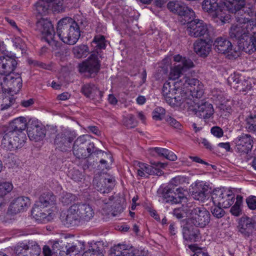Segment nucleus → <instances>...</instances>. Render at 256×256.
I'll list each match as a JSON object with an SVG mask.
<instances>
[{
  "label": "nucleus",
  "instance_id": "nucleus-13",
  "mask_svg": "<svg viewBox=\"0 0 256 256\" xmlns=\"http://www.w3.org/2000/svg\"><path fill=\"white\" fill-rule=\"evenodd\" d=\"M235 144V151L240 154H246L252 150L253 139L249 134H242L234 140Z\"/></svg>",
  "mask_w": 256,
  "mask_h": 256
},
{
  "label": "nucleus",
  "instance_id": "nucleus-46",
  "mask_svg": "<svg viewBox=\"0 0 256 256\" xmlns=\"http://www.w3.org/2000/svg\"><path fill=\"white\" fill-rule=\"evenodd\" d=\"M242 197L239 195L237 196L236 202L230 210V212L232 215L238 216L242 214L240 206L242 205Z\"/></svg>",
  "mask_w": 256,
  "mask_h": 256
},
{
  "label": "nucleus",
  "instance_id": "nucleus-10",
  "mask_svg": "<svg viewBox=\"0 0 256 256\" xmlns=\"http://www.w3.org/2000/svg\"><path fill=\"white\" fill-rule=\"evenodd\" d=\"M211 198L214 204H218L226 208L234 204V195L229 190L224 188L216 189L212 194Z\"/></svg>",
  "mask_w": 256,
  "mask_h": 256
},
{
  "label": "nucleus",
  "instance_id": "nucleus-16",
  "mask_svg": "<svg viewBox=\"0 0 256 256\" xmlns=\"http://www.w3.org/2000/svg\"><path fill=\"white\" fill-rule=\"evenodd\" d=\"M76 136L74 132H64L56 134L54 144L56 148L62 152H66L70 148L72 142Z\"/></svg>",
  "mask_w": 256,
  "mask_h": 256
},
{
  "label": "nucleus",
  "instance_id": "nucleus-19",
  "mask_svg": "<svg viewBox=\"0 0 256 256\" xmlns=\"http://www.w3.org/2000/svg\"><path fill=\"white\" fill-rule=\"evenodd\" d=\"M180 82L182 84V86L184 88H190L189 89L192 96L200 98L204 94L202 86L200 84V82L198 79L190 78L184 76L180 80Z\"/></svg>",
  "mask_w": 256,
  "mask_h": 256
},
{
  "label": "nucleus",
  "instance_id": "nucleus-38",
  "mask_svg": "<svg viewBox=\"0 0 256 256\" xmlns=\"http://www.w3.org/2000/svg\"><path fill=\"white\" fill-rule=\"evenodd\" d=\"M56 203V196L50 192H44L40 197L39 200L35 204L46 208L55 204Z\"/></svg>",
  "mask_w": 256,
  "mask_h": 256
},
{
  "label": "nucleus",
  "instance_id": "nucleus-33",
  "mask_svg": "<svg viewBox=\"0 0 256 256\" xmlns=\"http://www.w3.org/2000/svg\"><path fill=\"white\" fill-rule=\"evenodd\" d=\"M176 82H166L162 89V93L164 99L168 104L170 105L174 106V102H173L172 96L176 94V91L177 90L176 86H175Z\"/></svg>",
  "mask_w": 256,
  "mask_h": 256
},
{
  "label": "nucleus",
  "instance_id": "nucleus-61",
  "mask_svg": "<svg viewBox=\"0 0 256 256\" xmlns=\"http://www.w3.org/2000/svg\"><path fill=\"white\" fill-rule=\"evenodd\" d=\"M212 95L214 98L220 102H222L224 98V92L218 88H214L212 91Z\"/></svg>",
  "mask_w": 256,
  "mask_h": 256
},
{
  "label": "nucleus",
  "instance_id": "nucleus-37",
  "mask_svg": "<svg viewBox=\"0 0 256 256\" xmlns=\"http://www.w3.org/2000/svg\"><path fill=\"white\" fill-rule=\"evenodd\" d=\"M26 120L24 117L20 116L14 119L10 122L8 132H22L26 128Z\"/></svg>",
  "mask_w": 256,
  "mask_h": 256
},
{
  "label": "nucleus",
  "instance_id": "nucleus-28",
  "mask_svg": "<svg viewBox=\"0 0 256 256\" xmlns=\"http://www.w3.org/2000/svg\"><path fill=\"white\" fill-rule=\"evenodd\" d=\"M76 210L82 220L88 222L92 220L94 215L92 207L89 204L78 202L74 204Z\"/></svg>",
  "mask_w": 256,
  "mask_h": 256
},
{
  "label": "nucleus",
  "instance_id": "nucleus-2",
  "mask_svg": "<svg viewBox=\"0 0 256 256\" xmlns=\"http://www.w3.org/2000/svg\"><path fill=\"white\" fill-rule=\"evenodd\" d=\"M56 32L60 40L69 45L76 44L80 36L78 24L70 17L64 18L58 21Z\"/></svg>",
  "mask_w": 256,
  "mask_h": 256
},
{
  "label": "nucleus",
  "instance_id": "nucleus-5",
  "mask_svg": "<svg viewBox=\"0 0 256 256\" xmlns=\"http://www.w3.org/2000/svg\"><path fill=\"white\" fill-rule=\"evenodd\" d=\"M88 136L82 135L78 137L74 142L72 152L74 156L78 158H84L94 152V144L88 139Z\"/></svg>",
  "mask_w": 256,
  "mask_h": 256
},
{
  "label": "nucleus",
  "instance_id": "nucleus-23",
  "mask_svg": "<svg viewBox=\"0 0 256 256\" xmlns=\"http://www.w3.org/2000/svg\"><path fill=\"white\" fill-rule=\"evenodd\" d=\"M4 84L10 92L18 93L22 87V78L18 73H12L4 78Z\"/></svg>",
  "mask_w": 256,
  "mask_h": 256
},
{
  "label": "nucleus",
  "instance_id": "nucleus-64",
  "mask_svg": "<svg viewBox=\"0 0 256 256\" xmlns=\"http://www.w3.org/2000/svg\"><path fill=\"white\" fill-rule=\"evenodd\" d=\"M152 150L155 152L160 156L165 157L166 155L167 149L160 148H152Z\"/></svg>",
  "mask_w": 256,
  "mask_h": 256
},
{
  "label": "nucleus",
  "instance_id": "nucleus-39",
  "mask_svg": "<svg viewBox=\"0 0 256 256\" xmlns=\"http://www.w3.org/2000/svg\"><path fill=\"white\" fill-rule=\"evenodd\" d=\"M191 204L192 203L188 202L186 204H182V206L180 208H174L173 211L174 215L178 219L184 218V214H186L187 216L189 218Z\"/></svg>",
  "mask_w": 256,
  "mask_h": 256
},
{
  "label": "nucleus",
  "instance_id": "nucleus-41",
  "mask_svg": "<svg viewBox=\"0 0 256 256\" xmlns=\"http://www.w3.org/2000/svg\"><path fill=\"white\" fill-rule=\"evenodd\" d=\"M72 52L77 58L86 57L88 54V48L86 45L80 44L74 46L72 49Z\"/></svg>",
  "mask_w": 256,
  "mask_h": 256
},
{
  "label": "nucleus",
  "instance_id": "nucleus-20",
  "mask_svg": "<svg viewBox=\"0 0 256 256\" xmlns=\"http://www.w3.org/2000/svg\"><path fill=\"white\" fill-rule=\"evenodd\" d=\"M60 217L62 222L68 227L78 226L82 222L74 204L68 209L66 213L61 215Z\"/></svg>",
  "mask_w": 256,
  "mask_h": 256
},
{
  "label": "nucleus",
  "instance_id": "nucleus-15",
  "mask_svg": "<svg viewBox=\"0 0 256 256\" xmlns=\"http://www.w3.org/2000/svg\"><path fill=\"white\" fill-rule=\"evenodd\" d=\"M100 63L96 54H92L87 60L79 64L80 72H88L90 76H94L100 69Z\"/></svg>",
  "mask_w": 256,
  "mask_h": 256
},
{
  "label": "nucleus",
  "instance_id": "nucleus-60",
  "mask_svg": "<svg viewBox=\"0 0 256 256\" xmlns=\"http://www.w3.org/2000/svg\"><path fill=\"white\" fill-rule=\"evenodd\" d=\"M189 248L194 252L192 256H209L207 252H204L202 249L198 248L195 244L188 246Z\"/></svg>",
  "mask_w": 256,
  "mask_h": 256
},
{
  "label": "nucleus",
  "instance_id": "nucleus-3",
  "mask_svg": "<svg viewBox=\"0 0 256 256\" xmlns=\"http://www.w3.org/2000/svg\"><path fill=\"white\" fill-rule=\"evenodd\" d=\"M184 178L181 176H176L172 178L166 187L160 188L158 190V194L166 202L176 204L186 200L183 188H176L175 192L174 190L176 186L184 182Z\"/></svg>",
  "mask_w": 256,
  "mask_h": 256
},
{
  "label": "nucleus",
  "instance_id": "nucleus-21",
  "mask_svg": "<svg viewBox=\"0 0 256 256\" xmlns=\"http://www.w3.org/2000/svg\"><path fill=\"white\" fill-rule=\"evenodd\" d=\"M192 110L197 116L204 120L210 118L214 113L212 104L205 100L196 104Z\"/></svg>",
  "mask_w": 256,
  "mask_h": 256
},
{
  "label": "nucleus",
  "instance_id": "nucleus-36",
  "mask_svg": "<svg viewBox=\"0 0 256 256\" xmlns=\"http://www.w3.org/2000/svg\"><path fill=\"white\" fill-rule=\"evenodd\" d=\"M194 52L202 56L205 57L211 50L210 45L206 40H197L194 44Z\"/></svg>",
  "mask_w": 256,
  "mask_h": 256
},
{
  "label": "nucleus",
  "instance_id": "nucleus-8",
  "mask_svg": "<svg viewBox=\"0 0 256 256\" xmlns=\"http://www.w3.org/2000/svg\"><path fill=\"white\" fill-rule=\"evenodd\" d=\"M36 28L42 33V38L52 46H58L59 43L54 40V30L51 22L41 18L36 23Z\"/></svg>",
  "mask_w": 256,
  "mask_h": 256
},
{
  "label": "nucleus",
  "instance_id": "nucleus-11",
  "mask_svg": "<svg viewBox=\"0 0 256 256\" xmlns=\"http://www.w3.org/2000/svg\"><path fill=\"white\" fill-rule=\"evenodd\" d=\"M190 18L186 21V31L188 36L193 38L206 36L209 35L208 25L203 20Z\"/></svg>",
  "mask_w": 256,
  "mask_h": 256
},
{
  "label": "nucleus",
  "instance_id": "nucleus-42",
  "mask_svg": "<svg viewBox=\"0 0 256 256\" xmlns=\"http://www.w3.org/2000/svg\"><path fill=\"white\" fill-rule=\"evenodd\" d=\"M66 243L64 241L60 240L54 242L52 246L53 253L58 252L60 254L64 255L65 250H66Z\"/></svg>",
  "mask_w": 256,
  "mask_h": 256
},
{
  "label": "nucleus",
  "instance_id": "nucleus-27",
  "mask_svg": "<svg viewBox=\"0 0 256 256\" xmlns=\"http://www.w3.org/2000/svg\"><path fill=\"white\" fill-rule=\"evenodd\" d=\"M30 205V200L28 197H18L11 203L9 210L12 213L16 214L26 210Z\"/></svg>",
  "mask_w": 256,
  "mask_h": 256
},
{
  "label": "nucleus",
  "instance_id": "nucleus-34",
  "mask_svg": "<svg viewBox=\"0 0 256 256\" xmlns=\"http://www.w3.org/2000/svg\"><path fill=\"white\" fill-rule=\"evenodd\" d=\"M44 208L36 204H34L32 210V214L36 221L39 222H46L50 220V213L45 212L42 210Z\"/></svg>",
  "mask_w": 256,
  "mask_h": 256
},
{
  "label": "nucleus",
  "instance_id": "nucleus-12",
  "mask_svg": "<svg viewBox=\"0 0 256 256\" xmlns=\"http://www.w3.org/2000/svg\"><path fill=\"white\" fill-rule=\"evenodd\" d=\"M14 252L16 256H38L41 249L36 242L29 240L27 243H18Z\"/></svg>",
  "mask_w": 256,
  "mask_h": 256
},
{
  "label": "nucleus",
  "instance_id": "nucleus-6",
  "mask_svg": "<svg viewBox=\"0 0 256 256\" xmlns=\"http://www.w3.org/2000/svg\"><path fill=\"white\" fill-rule=\"evenodd\" d=\"M187 220L196 226L204 228L210 222V214L204 208L198 207L192 204Z\"/></svg>",
  "mask_w": 256,
  "mask_h": 256
},
{
  "label": "nucleus",
  "instance_id": "nucleus-4",
  "mask_svg": "<svg viewBox=\"0 0 256 256\" xmlns=\"http://www.w3.org/2000/svg\"><path fill=\"white\" fill-rule=\"evenodd\" d=\"M218 1L204 0L202 2V8L212 16L214 21L218 24L222 25L230 22V16L227 13L228 10L222 8Z\"/></svg>",
  "mask_w": 256,
  "mask_h": 256
},
{
  "label": "nucleus",
  "instance_id": "nucleus-62",
  "mask_svg": "<svg viewBox=\"0 0 256 256\" xmlns=\"http://www.w3.org/2000/svg\"><path fill=\"white\" fill-rule=\"evenodd\" d=\"M246 202L248 207L251 210L256 209V196H250L246 199Z\"/></svg>",
  "mask_w": 256,
  "mask_h": 256
},
{
  "label": "nucleus",
  "instance_id": "nucleus-55",
  "mask_svg": "<svg viewBox=\"0 0 256 256\" xmlns=\"http://www.w3.org/2000/svg\"><path fill=\"white\" fill-rule=\"evenodd\" d=\"M222 207L221 206L218 204H214V206H212L211 212L214 217L220 218L224 215L225 212Z\"/></svg>",
  "mask_w": 256,
  "mask_h": 256
},
{
  "label": "nucleus",
  "instance_id": "nucleus-48",
  "mask_svg": "<svg viewBox=\"0 0 256 256\" xmlns=\"http://www.w3.org/2000/svg\"><path fill=\"white\" fill-rule=\"evenodd\" d=\"M252 87V80L248 79L246 80H241L240 83L236 86V90L240 92H246L250 90Z\"/></svg>",
  "mask_w": 256,
  "mask_h": 256
},
{
  "label": "nucleus",
  "instance_id": "nucleus-59",
  "mask_svg": "<svg viewBox=\"0 0 256 256\" xmlns=\"http://www.w3.org/2000/svg\"><path fill=\"white\" fill-rule=\"evenodd\" d=\"M165 120L168 124L173 128L177 130H181L182 127V124L174 118L170 116H166L165 118Z\"/></svg>",
  "mask_w": 256,
  "mask_h": 256
},
{
  "label": "nucleus",
  "instance_id": "nucleus-40",
  "mask_svg": "<svg viewBox=\"0 0 256 256\" xmlns=\"http://www.w3.org/2000/svg\"><path fill=\"white\" fill-rule=\"evenodd\" d=\"M78 200L75 194L66 192H63L60 197L59 200L64 206H68Z\"/></svg>",
  "mask_w": 256,
  "mask_h": 256
},
{
  "label": "nucleus",
  "instance_id": "nucleus-35",
  "mask_svg": "<svg viewBox=\"0 0 256 256\" xmlns=\"http://www.w3.org/2000/svg\"><path fill=\"white\" fill-rule=\"evenodd\" d=\"M102 202L105 204L111 205L112 206H114L112 212L113 216H116L123 211L124 208L120 204V198L118 196H111L108 200L106 198L102 199Z\"/></svg>",
  "mask_w": 256,
  "mask_h": 256
},
{
  "label": "nucleus",
  "instance_id": "nucleus-7",
  "mask_svg": "<svg viewBox=\"0 0 256 256\" xmlns=\"http://www.w3.org/2000/svg\"><path fill=\"white\" fill-rule=\"evenodd\" d=\"M175 63L170 69L169 78L172 80L178 78L184 73L194 66L192 61L186 57H182L180 54L174 56Z\"/></svg>",
  "mask_w": 256,
  "mask_h": 256
},
{
  "label": "nucleus",
  "instance_id": "nucleus-14",
  "mask_svg": "<svg viewBox=\"0 0 256 256\" xmlns=\"http://www.w3.org/2000/svg\"><path fill=\"white\" fill-rule=\"evenodd\" d=\"M24 144V140H20L17 133L12 131L6 132L2 140V147L11 151L22 148Z\"/></svg>",
  "mask_w": 256,
  "mask_h": 256
},
{
  "label": "nucleus",
  "instance_id": "nucleus-47",
  "mask_svg": "<svg viewBox=\"0 0 256 256\" xmlns=\"http://www.w3.org/2000/svg\"><path fill=\"white\" fill-rule=\"evenodd\" d=\"M80 246V248L76 245H74L72 244L66 243V250H65L64 254L66 255L70 254V256H76L78 254L81 250L82 248L80 244H79Z\"/></svg>",
  "mask_w": 256,
  "mask_h": 256
},
{
  "label": "nucleus",
  "instance_id": "nucleus-22",
  "mask_svg": "<svg viewBox=\"0 0 256 256\" xmlns=\"http://www.w3.org/2000/svg\"><path fill=\"white\" fill-rule=\"evenodd\" d=\"M184 239L190 242H198L200 238V231L198 226H196L186 220V223L182 226Z\"/></svg>",
  "mask_w": 256,
  "mask_h": 256
},
{
  "label": "nucleus",
  "instance_id": "nucleus-44",
  "mask_svg": "<svg viewBox=\"0 0 256 256\" xmlns=\"http://www.w3.org/2000/svg\"><path fill=\"white\" fill-rule=\"evenodd\" d=\"M245 128L248 132H256V115L250 114L246 118Z\"/></svg>",
  "mask_w": 256,
  "mask_h": 256
},
{
  "label": "nucleus",
  "instance_id": "nucleus-52",
  "mask_svg": "<svg viewBox=\"0 0 256 256\" xmlns=\"http://www.w3.org/2000/svg\"><path fill=\"white\" fill-rule=\"evenodd\" d=\"M15 102V99L12 96H7L3 97L2 103L0 104V110H7Z\"/></svg>",
  "mask_w": 256,
  "mask_h": 256
},
{
  "label": "nucleus",
  "instance_id": "nucleus-57",
  "mask_svg": "<svg viewBox=\"0 0 256 256\" xmlns=\"http://www.w3.org/2000/svg\"><path fill=\"white\" fill-rule=\"evenodd\" d=\"M123 122L124 124L128 128H133L137 125V122L132 114H129L126 117H125L124 118Z\"/></svg>",
  "mask_w": 256,
  "mask_h": 256
},
{
  "label": "nucleus",
  "instance_id": "nucleus-29",
  "mask_svg": "<svg viewBox=\"0 0 256 256\" xmlns=\"http://www.w3.org/2000/svg\"><path fill=\"white\" fill-rule=\"evenodd\" d=\"M28 134L30 140L39 141L45 136V129L38 122L34 124H32L28 128Z\"/></svg>",
  "mask_w": 256,
  "mask_h": 256
},
{
  "label": "nucleus",
  "instance_id": "nucleus-50",
  "mask_svg": "<svg viewBox=\"0 0 256 256\" xmlns=\"http://www.w3.org/2000/svg\"><path fill=\"white\" fill-rule=\"evenodd\" d=\"M92 44H95L94 47L98 49H104L106 48L105 38L104 36H96L92 42Z\"/></svg>",
  "mask_w": 256,
  "mask_h": 256
},
{
  "label": "nucleus",
  "instance_id": "nucleus-31",
  "mask_svg": "<svg viewBox=\"0 0 256 256\" xmlns=\"http://www.w3.org/2000/svg\"><path fill=\"white\" fill-rule=\"evenodd\" d=\"M214 46V50L218 53L226 54L232 52V45L226 38L218 37L215 40Z\"/></svg>",
  "mask_w": 256,
  "mask_h": 256
},
{
  "label": "nucleus",
  "instance_id": "nucleus-18",
  "mask_svg": "<svg viewBox=\"0 0 256 256\" xmlns=\"http://www.w3.org/2000/svg\"><path fill=\"white\" fill-rule=\"evenodd\" d=\"M114 180L106 178L104 175H96L93 180V184L98 191L102 194L108 193L114 186Z\"/></svg>",
  "mask_w": 256,
  "mask_h": 256
},
{
  "label": "nucleus",
  "instance_id": "nucleus-26",
  "mask_svg": "<svg viewBox=\"0 0 256 256\" xmlns=\"http://www.w3.org/2000/svg\"><path fill=\"white\" fill-rule=\"evenodd\" d=\"M136 250L132 246L118 244L110 250V256H134Z\"/></svg>",
  "mask_w": 256,
  "mask_h": 256
},
{
  "label": "nucleus",
  "instance_id": "nucleus-58",
  "mask_svg": "<svg viewBox=\"0 0 256 256\" xmlns=\"http://www.w3.org/2000/svg\"><path fill=\"white\" fill-rule=\"evenodd\" d=\"M228 83L234 88L240 83L241 80L238 74H234L230 75L228 79Z\"/></svg>",
  "mask_w": 256,
  "mask_h": 256
},
{
  "label": "nucleus",
  "instance_id": "nucleus-24",
  "mask_svg": "<svg viewBox=\"0 0 256 256\" xmlns=\"http://www.w3.org/2000/svg\"><path fill=\"white\" fill-rule=\"evenodd\" d=\"M16 60L8 56H0V74L6 76L13 73L17 66Z\"/></svg>",
  "mask_w": 256,
  "mask_h": 256
},
{
  "label": "nucleus",
  "instance_id": "nucleus-54",
  "mask_svg": "<svg viewBox=\"0 0 256 256\" xmlns=\"http://www.w3.org/2000/svg\"><path fill=\"white\" fill-rule=\"evenodd\" d=\"M166 110L162 107H156L152 112V118L156 120H162L165 115Z\"/></svg>",
  "mask_w": 256,
  "mask_h": 256
},
{
  "label": "nucleus",
  "instance_id": "nucleus-25",
  "mask_svg": "<svg viewBox=\"0 0 256 256\" xmlns=\"http://www.w3.org/2000/svg\"><path fill=\"white\" fill-rule=\"evenodd\" d=\"M212 189L202 182H198L192 192V196L196 200L204 202L212 193Z\"/></svg>",
  "mask_w": 256,
  "mask_h": 256
},
{
  "label": "nucleus",
  "instance_id": "nucleus-32",
  "mask_svg": "<svg viewBox=\"0 0 256 256\" xmlns=\"http://www.w3.org/2000/svg\"><path fill=\"white\" fill-rule=\"evenodd\" d=\"M134 166L138 176L147 178V174L152 175L156 174V169L148 164L135 161L134 162Z\"/></svg>",
  "mask_w": 256,
  "mask_h": 256
},
{
  "label": "nucleus",
  "instance_id": "nucleus-56",
  "mask_svg": "<svg viewBox=\"0 0 256 256\" xmlns=\"http://www.w3.org/2000/svg\"><path fill=\"white\" fill-rule=\"evenodd\" d=\"M68 176L76 182H80L84 178V174L82 172L74 168L69 171Z\"/></svg>",
  "mask_w": 256,
  "mask_h": 256
},
{
  "label": "nucleus",
  "instance_id": "nucleus-1",
  "mask_svg": "<svg viewBox=\"0 0 256 256\" xmlns=\"http://www.w3.org/2000/svg\"><path fill=\"white\" fill-rule=\"evenodd\" d=\"M246 8H236L234 10H228L234 14L236 22L232 24L229 30L230 38L236 41L240 48L249 54L256 51V40L250 38L252 22L249 12H246Z\"/></svg>",
  "mask_w": 256,
  "mask_h": 256
},
{
  "label": "nucleus",
  "instance_id": "nucleus-53",
  "mask_svg": "<svg viewBox=\"0 0 256 256\" xmlns=\"http://www.w3.org/2000/svg\"><path fill=\"white\" fill-rule=\"evenodd\" d=\"M50 8L54 12H60L63 10V0H54L50 2Z\"/></svg>",
  "mask_w": 256,
  "mask_h": 256
},
{
  "label": "nucleus",
  "instance_id": "nucleus-51",
  "mask_svg": "<svg viewBox=\"0 0 256 256\" xmlns=\"http://www.w3.org/2000/svg\"><path fill=\"white\" fill-rule=\"evenodd\" d=\"M12 184L9 182H2L0 184V198L9 193L12 190Z\"/></svg>",
  "mask_w": 256,
  "mask_h": 256
},
{
  "label": "nucleus",
  "instance_id": "nucleus-9",
  "mask_svg": "<svg viewBox=\"0 0 256 256\" xmlns=\"http://www.w3.org/2000/svg\"><path fill=\"white\" fill-rule=\"evenodd\" d=\"M167 7L170 12L179 16L178 20L182 24H186V21L193 18L195 14L192 8L180 2H170L168 4Z\"/></svg>",
  "mask_w": 256,
  "mask_h": 256
},
{
  "label": "nucleus",
  "instance_id": "nucleus-63",
  "mask_svg": "<svg viewBox=\"0 0 256 256\" xmlns=\"http://www.w3.org/2000/svg\"><path fill=\"white\" fill-rule=\"evenodd\" d=\"M211 133L218 138H220L224 134L223 130L218 126H214L211 128Z\"/></svg>",
  "mask_w": 256,
  "mask_h": 256
},
{
  "label": "nucleus",
  "instance_id": "nucleus-30",
  "mask_svg": "<svg viewBox=\"0 0 256 256\" xmlns=\"http://www.w3.org/2000/svg\"><path fill=\"white\" fill-rule=\"evenodd\" d=\"M82 92L87 98L99 101L101 100L103 92L93 84H84L81 89Z\"/></svg>",
  "mask_w": 256,
  "mask_h": 256
},
{
  "label": "nucleus",
  "instance_id": "nucleus-17",
  "mask_svg": "<svg viewBox=\"0 0 256 256\" xmlns=\"http://www.w3.org/2000/svg\"><path fill=\"white\" fill-rule=\"evenodd\" d=\"M256 225V222L254 219L244 216L240 219L238 228L239 232L245 238H250L254 236Z\"/></svg>",
  "mask_w": 256,
  "mask_h": 256
},
{
  "label": "nucleus",
  "instance_id": "nucleus-49",
  "mask_svg": "<svg viewBox=\"0 0 256 256\" xmlns=\"http://www.w3.org/2000/svg\"><path fill=\"white\" fill-rule=\"evenodd\" d=\"M82 256H104L100 248L96 244L92 246L91 248L86 251Z\"/></svg>",
  "mask_w": 256,
  "mask_h": 256
},
{
  "label": "nucleus",
  "instance_id": "nucleus-43",
  "mask_svg": "<svg viewBox=\"0 0 256 256\" xmlns=\"http://www.w3.org/2000/svg\"><path fill=\"white\" fill-rule=\"evenodd\" d=\"M224 6L228 10H234L236 8H247L244 4V0H226Z\"/></svg>",
  "mask_w": 256,
  "mask_h": 256
},
{
  "label": "nucleus",
  "instance_id": "nucleus-45",
  "mask_svg": "<svg viewBox=\"0 0 256 256\" xmlns=\"http://www.w3.org/2000/svg\"><path fill=\"white\" fill-rule=\"evenodd\" d=\"M36 10L42 15L46 14L50 8V4L46 0H39L36 4Z\"/></svg>",
  "mask_w": 256,
  "mask_h": 256
}]
</instances>
